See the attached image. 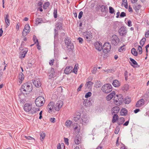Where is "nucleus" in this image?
I'll use <instances>...</instances> for the list:
<instances>
[{
  "instance_id": "nucleus-1",
  "label": "nucleus",
  "mask_w": 149,
  "mask_h": 149,
  "mask_svg": "<svg viewBox=\"0 0 149 149\" xmlns=\"http://www.w3.org/2000/svg\"><path fill=\"white\" fill-rule=\"evenodd\" d=\"M20 90L24 94H29L32 90L31 84L28 82L24 84L22 86Z\"/></svg>"
},
{
  "instance_id": "nucleus-2",
  "label": "nucleus",
  "mask_w": 149,
  "mask_h": 149,
  "mask_svg": "<svg viewBox=\"0 0 149 149\" xmlns=\"http://www.w3.org/2000/svg\"><path fill=\"white\" fill-rule=\"evenodd\" d=\"M45 102L44 98L41 96H39L36 99L35 103L36 105L38 107L42 106Z\"/></svg>"
},
{
  "instance_id": "nucleus-3",
  "label": "nucleus",
  "mask_w": 149,
  "mask_h": 149,
  "mask_svg": "<svg viewBox=\"0 0 149 149\" xmlns=\"http://www.w3.org/2000/svg\"><path fill=\"white\" fill-rule=\"evenodd\" d=\"M114 102L116 105L121 104L123 101V98L121 95H116L114 97Z\"/></svg>"
},
{
  "instance_id": "nucleus-4",
  "label": "nucleus",
  "mask_w": 149,
  "mask_h": 149,
  "mask_svg": "<svg viewBox=\"0 0 149 149\" xmlns=\"http://www.w3.org/2000/svg\"><path fill=\"white\" fill-rule=\"evenodd\" d=\"M112 86L108 84L103 86L102 88V90L103 92L106 93H108L112 91Z\"/></svg>"
},
{
  "instance_id": "nucleus-5",
  "label": "nucleus",
  "mask_w": 149,
  "mask_h": 149,
  "mask_svg": "<svg viewBox=\"0 0 149 149\" xmlns=\"http://www.w3.org/2000/svg\"><path fill=\"white\" fill-rule=\"evenodd\" d=\"M111 49L110 44L109 42H106L103 45L102 48L103 52L107 53L109 52Z\"/></svg>"
},
{
  "instance_id": "nucleus-6",
  "label": "nucleus",
  "mask_w": 149,
  "mask_h": 149,
  "mask_svg": "<svg viewBox=\"0 0 149 149\" xmlns=\"http://www.w3.org/2000/svg\"><path fill=\"white\" fill-rule=\"evenodd\" d=\"M127 33V30L124 26L121 27L118 30V33L121 36H125Z\"/></svg>"
},
{
  "instance_id": "nucleus-7",
  "label": "nucleus",
  "mask_w": 149,
  "mask_h": 149,
  "mask_svg": "<svg viewBox=\"0 0 149 149\" xmlns=\"http://www.w3.org/2000/svg\"><path fill=\"white\" fill-rule=\"evenodd\" d=\"M120 40L117 36L115 35H113L111 38V42L112 44L116 45L119 42Z\"/></svg>"
},
{
  "instance_id": "nucleus-8",
  "label": "nucleus",
  "mask_w": 149,
  "mask_h": 149,
  "mask_svg": "<svg viewBox=\"0 0 149 149\" xmlns=\"http://www.w3.org/2000/svg\"><path fill=\"white\" fill-rule=\"evenodd\" d=\"M30 26L28 24H26L24 26V29L22 31L23 36H26L30 31Z\"/></svg>"
},
{
  "instance_id": "nucleus-9",
  "label": "nucleus",
  "mask_w": 149,
  "mask_h": 149,
  "mask_svg": "<svg viewBox=\"0 0 149 149\" xmlns=\"http://www.w3.org/2000/svg\"><path fill=\"white\" fill-rule=\"evenodd\" d=\"M89 122L88 117L86 115H83L80 120V122L83 125L86 124Z\"/></svg>"
},
{
  "instance_id": "nucleus-10",
  "label": "nucleus",
  "mask_w": 149,
  "mask_h": 149,
  "mask_svg": "<svg viewBox=\"0 0 149 149\" xmlns=\"http://www.w3.org/2000/svg\"><path fill=\"white\" fill-rule=\"evenodd\" d=\"M63 105V102L59 100L57 102L55 107V109L56 111H59Z\"/></svg>"
},
{
  "instance_id": "nucleus-11",
  "label": "nucleus",
  "mask_w": 149,
  "mask_h": 149,
  "mask_svg": "<svg viewBox=\"0 0 149 149\" xmlns=\"http://www.w3.org/2000/svg\"><path fill=\"white\" fill-rule=\"evenodd\" d=\"M32 104L26 103L24 104V110L26 112H29L32 109Z\"/></svg>"
},
{
  "instance_id": "nucleus-12",
  "label": "nucleus",
  "mask_w": 149,
  "mask_h": 149,
  "mask_svg": "<svg viewBox=\"0 0 149 149\" xmlns=\"http://www.w3.org/2000/svg\"><path fill=\"white\" fill-rule=\"evenodd\" d=\"M27 51L28 50L27 48H25L22 49L20 52L19 58L22 59L24 58Z\"/></svg>"
},
{
  "instance_id": "nucleus-13",
  "label": "nucleus",
  "mask_w": 149,
  "mask_h": 149,
  "mask_svg": "<svg viewBox=\"0 0 149 149\" xmlns=\"http://www.w3.org/2000/svg\"><path fill=\"white\" fill-rule=\"evenodd\" d=\"M54 103L52 102H51L48 104L47 106L48 109H49V112H51L52 110L55 109Z\"/></svg>"
},
{
  "instance_id": "nucleus-14",
  "label": "nucleus",
  "mask_w": 149,
  "mask_h": 149,
  "mask_svg": "<svg viewBox=\"0 0 149 149\" xmlns=\"http://www.w3.org/2000/svg\"><path fill=\"white\" fill-rule=\"evenodd\" d=\"M94 45L96 49L101 51L102 49V44L100 42H97L94 43Z\"/></svg>"
},
{
  "instance_id": "nucleus-15",
  "label": "nucleus",
  "mask_w": 149,
  "mask_h": 149,
  "mask_svg": "<svg viewBox=\"0 0 149 149\" xmlns=\"http://www.w3.org/2000/svg\"><path fill=\"white\" fill-rule=\"evenodd\" d=\"M33 83L36 87H39L41 86V84L39 79L36 78L35 79L33 80Z\"/></svg>"
},
{
  "instance_id": "nucleus-16",
  "label": "nucleus",
  "mask_w": 149,
  "mask_h": 149,
  "mask_svg": "<svg viewBox=\"0 0 149 149\" xmlns=\"http://www.w3.org/2000/svg\"><path fill=\"white\" fill-rule=\"evenodd\" d=\"M73 67L72 66L67 67L64 70V73L66 74H68L71 73L73 70Z\"/></svg>"
},
{
  "instance_id": "nucleus-17",
  "label": "nucleus",
  "mask_w": 149,
  "mask_h": 149,
  "mask_svg": "<svg viewBox=\"0 0 149 149\" xmlns=\"http://www.w3.org/2000/svg\"><path fill=\"white\" fill-rule=\"evenodd\" d=\"M83 35L85 38H86L87 39H90L91 38L92 36V33L88 31L84 32Z\"/></svg>"
},
{
  "instance_id": "nucleus-18",
  "label": "nucleus",
  "mask_w": 149,
  "mask_h": 149,
  "mask_svg": "<svg viewBox=\"0 0 149 149\" xmlns=\"http://www.w3.org/2000/svg\"><path fill=\"white\" fill-rule=\"evenodd\" d=\"M144 100L143 99H141L138 101L136 104V106L137 107H139L141 106L144 105Z\"/></svg>"
},
{
  "instance_id": "nucleus-19",
  "label": "nucleus",
  "mask_w": 149,
  "mask_h": 149,
  "mask_svg": "<svg viewBox=\"0 0 149 149\" xmlns=\"http://www.w3.org/2000/svg\"><path fill=\"white\" fill-rule=\"evenodd\" d=\"M119 108L118 106L114 107L111 110V112L112 114H116L119 111Z\"/></svg>"
},
{
  "instance_id": "nucleus-20",
  "label": "nucleus",
  "mask_w": 149,
  "mask_h": 149,
  "mask_svg": "<svg viewBox=\"0 0 149 149\" xmlns=\"http://www.w3.org/2000/svg\"><path fill=\"white\" fill-rule=\"evenodd\" d=\"M81 136L79 135L76 136L74 139V142L75 144L77 145L81 143Z\"/></svg>"
},
{
  "instance_id": "nucleus-21",
  "label": "nucleus",
  "mask_w": 149,
  "mask_h": 149,
  "mask_svg": "<svg viewBox=\"0 0 149 149\" xmlns=\"http://www.w3.org/2000/svg\"><path fill=\"white\" fill-rule=\"evenodd\" d=\"M9 17V15L8 14H7L6 16H5L4 17L5 22L6 24V28H7L10 24V20Z\"/></svg>"
},
{
  "instance_id": "nucleus-22",
  "label": "nucleus",
  "mask_w": 149,
  "mask_h": 149,
  "mask_svg": "<svg viewBox=\"0 0 149 149\" xmlns=\"http://www.w3.org/2000/svg\"><path fill=\"white\" fill-rule=\"evenodd\" d=\"M115 92L114 91L112 92L111 93L106 97V99L107 100V101H109L113 97L115 96Z\"/></svg>"
},
{
  "instance_id": "nucleus-23",
  "label": "nucleus",
  "mask_w": 149,
  "mask_h": 149,
  "mask_svg": "<svg viewBox=\"0 0 149 149\" xmlns=\"http://www.w3.org/2000/svg\"><path fill=\"white\" fill-rule=\"evenodd\" d=\"M74 129L76 131L75 132L77 133H79L80 132V126L77 123L74 124Z\"/></svg>"
},
{
  "instance_id": "nucleus-24",
  "label": "nucleus",
  "mask_w": 149,
  "mask_h": 149,
  "mask_svg": "<svg viewBox=\"0 0 149 149\" xmlns=\"http://www.w3.org/2000/svg\"><path fill=\"white\" fill-rule=\"evenodd\" d=\"M55 72L54 69L53 68H52L50 72L49 73V76L50 78L54 77L55 76Z\"/></svg>"
},
{
  "instance_id": "nucleus-25",
  "label": "nucleus",
  "mask_w": 149,
  "mask_h": 149,
  "mask_svg": "<svg viewBox=\"0 0 149 149\" xmlns=\"http://www.w3.org/2000/svg\"><path fill=\"white\" fill-rule=\"evenodd\" d=\"M127 110L125 108H123L120 112V115L121 116H126L127 114Z\"/></svg>"
},
{
  "instance_id": "nucleus-26",
  "label": "nucleus",
  "mask_w": 149,
  "mask_h": 149,
  "mask_svg": "<svg viewBox=\"0 0 149 149\" xmlns=\"http://www.w3.org/2000/svg\"><path fill=\"white\" fill-rule=\"evenodd\" d=\"M112 85L115 87H118L120 86V83L116 79L113 81L112 83Z\"/></svg>"
},
{
  "instance_id": "nucleus-27",
  "label": "nucleus",
  "mask_w": 149,
  "mask_h": 149,
  "mask_svg": "<svg viewBox=\"0 0 149 149\" xmlns=\"http://www.w3.org/2000/svg\"><path fill=\"white\" fill-rule=\"evenodd\" d=\"M83 104L85 106L88 107L90 105L91 102L87 99H85L84 102Z\"/></svg>"
},
{
  "instance_id": "nucleus-28",
  "label": "nucleus",
  "mask_w": 149,
  "mask_h": 149,
  "mask_svg": "<svg viewBox=\"0 0 149 149\" xmlns=\"http://www.w3.org/2000/svg\"><path fill=\"white\" fill-rule=\"evenodd\" d=\"M125 118L123 117L120 118L118 120V124L120 125L122 124L123 123L125 122Z\"/></svg>"
},
{
  "instance_id": "nucleus-29",
  "label": "nucleus",
  "mask_w": 149,
  "mask_h": 149,
  "mask_svg": "<svg viewBox=\"0 0 149 149\" xmlns=\"http://www.w3.org/2000/svg\"><path fill=\"white\" fill-rule=\"evenodd\" d=\"M56 26L57 30H60L62 29V24L60 22H57L56 24Z\"/></svg>"
},
{
  "instance_id": "nucleus-30",
  "label": "nucleus",
  "mask_w": 149,
  "mask_h": 149,
  "mask_svg": "<svg viewBox=\"0 0 149 149\" xmlns=\"http://www.w3.org/2000/svg\"><path fill=\"white\" fill-rule=\"evenodd\" d=\"M118 117L117 114H114L112 119V123H115L116 120H118Z\"/></svg>"
},
{
  "instance_id": "nucleus-31",
  "label": "nucleus",
  "mask_w": 149,
  "mask_h": 149,
  "mask_svg": "<svg viewBox=\"0 0 149 149\" xmlns=\"http://www.w3.org/2000/svg\"><path fill=\"white\" fill-rule=\"evenodd\" d=\"M66 47L68 50L69 51H70L73 49L74 46L73 44L72 43H70V44H68V45L66 46Z\"/></svg>"
},
{
  "instance_id": "nucleus-32",
  "label": "nucleus",
  "mask_w": 149,
  "mask_h": 149,
  "mask_svg": "<svg viewBox=\"0 0 149 149\" xmlns=\"http://www.w3.org/2000/svg\"><path fill=\"white\" fill-rule=\"evenodd\" d=\"M72 124V122L71 121L68 120L65 123V126L68 128H70L71 125Z\"/></svg>"
},
{
  "instance_id": "nucleus-33",
  "label": "nucleus",
  "mask_w": 149,
  "mask_h": 149,
  "mask_svg": "<svg viewBox=\"0 0 149 149\" xmlns=\"http://www.w3.org/2000/svg\"><path fill=\"white\" fill-rule=\"evenodd\" d=\"M80 113H78L77 114L74 116V120L76 122L80 118Z\"/></svg>"
},
{
  "instance_id": "nucleus-34",
  "label": "nucleus",
  "mask_w": 149,
  "mask_h": 149,
  "mask_svg": "<svg viewBox=\"0 0 149 149\" xmlns=\"http://www.w3.org/2000/svg\"><path fill=\"white\" fill-rule=\"evenodd\" d=\"M93 83L91 81H89L86 83L85 84L86 88H89L93 85Z\"/></svg>"
},
{
  "instance_id": "nucleus-35",
  "label": "nucleus",
  "mask_w": 149,
  "mask_h": 149,
  "mask_svg": "<svg viewBox=\"0 0 149 149\" xmlns=\"http://www.w3.org/2000/svg\"><path fill=\"white\" fill-rule=\"evenodd\" d=\"M101 11L102 12H105L107 10V7L106 6L102 5L101 6Z\"/></svg>"
},
{
  "instance_id": "nucleus-36",
  "label": "nucleus",
  "mask_w": 149,
  "mask_h": 149,
  "mask_svg": "<svg viewBox=\"0 0 149 149\" xmlns=\"http://www.w3.org/2000/svg\"><path fill=\"white\" fill-rule=\"evenodd\" d=\"M64 41L66 46L68 45V44H70V43H72V42H71L70 40L68 37H67L65 38Z\"/></svg>"
},
{
  "instance_id": "nucleus-37",
  "label": "nucleus",
  "mask_w": 149,
  "mask_h": 149,
  "mask_svg": "<svg viewBox=\"0 0 149 149\" xmlns=\"http://www.w3.org/2000/svg\"><path fill=\"white\" fill-rule=\"evenodd\" d=\"M24 78V76L22 72H20L19 76V79L21 82L23 80Z\"/></svg>"
},
{
  "instance_id": "nucleus-38",
  "label": "nucleus",
  "mask_w": 149,
  "mask_h": 149,
  "mask_svg": "<svg viewBox=\"0 0 149 149\" xmlns=\"http://www.w3.org/2000/svg\"><path fill=\"white\" fill-rule=\"evenodd\" d=\"M42 21V19L41 18H37L36 19L35 22H36L35 24H36V25H38L39 24L41 23Z\"/></svg>"
},
{
  "instance_id": "nucleus-39",
  "label": "nucleus",
  "mask_w": 149,
  "mask_h": 149,
  "mask_svg": "<svg viewBox=\"0 0 149 149\" xmlns=\"http://www.w3.org/2000/svg\"><path fill=\"white\" fill-rule=\"evenodd\" d=\"M131 53L134 56H136L137 55V53L136 50L134 48H132L131 50Z\"/></svg>"
},
{
  "instance_id": "nucleus-40",
  "label": "nucleus",
  "mask_w": 149,
  "mask_h": 149,
  "mask_svg": "<svg viewBox=\"0 0 149 149\" xmlns=\"http://www.w3.org/2000/svg\"><path fill=\"white\" fill-rule=\"evenodd\" d=\"M146 39L145 38H143L140 41V44L142 47L145 44V42L146 41Z\"/></svg>"
},
{
  "instance_id": "nucleus-41",
  "label": "nucleus",
  "mask_w": 149,
  "mask_h": 149,
  "mask_svg": "<svg viewBox=\"0 0 149 149\" xmlns=\"http://www.w3.org/2000/svg\"><path fill=\"white\" fill-rule=\"evenodd\" d=\"M141 6L140 4H136L134 6V8L136 10H139L140 9Z\"/></svg>"
},
{
  "instance_id": "nucleus-42",
  "label": "nucleus",
  "mask_w": 149,
  "mask_h": 149,
  "mask_svg": "<svg viewBox=\"0 0 149 149\" xmlns=\"http://www.w3.org/2000/svg\"><path fill=\"white\" fill-rule=\"evenodd\" d=\"M131 99L129 97H126L125 99L124 102L126 104H129L131 102Z\"/></svg>"
},
{
  "instance_id": "nucleus-43",
  "label": "nucleus",
  "mask_w": 149,
  "mask_h": 149,
  "mask_svg": "<svg viewBox=\"0 0 149 149\" xmlns=\"http://www.w3.org/2000/svg\"><path fill=\"white\" fill-rule=\"evenodd\" d=\"M39 108H33L31 110V113H34L38 111H39Z\"/></svg>"
},
{
  "instance_id": "nucleus-44",
  "label": "nucleus",
  "mask_w": 149,
  "mask_h": 149,
  "mask_svg": "<svg viewBox=\"0 0 149 149\" xmlns=\"http://www.w3.org/2000/svg\"><path fill=\"white\" fill-rule=\"evenodd\" d=\"M49 5V2H47L44 3L43 6L44 9H46Z\"/></svg>"
},
{
  "instance_id": "nucleus-45",
  "label": "nucleus",
  "mask_w": 149,
  "mask_h": 149,
  "mask_svg": "<svg viewBox=\"0 0 149 149\" xmlns=\"http://www.w3.org/2000/svg\"><path fill=\"white\" fill-rule=\"evenodd\" d=\"M45 136V133L42 132L40 134V140L41 141H43L44 139Z\"/></svg>"
},
{
  "instance_id": "nucleus-46",
  "label": "nucleus",
  "mask_w": 149,
  "mask_h": 149,
  "mask_svg": "<svg viewBox=\"0 0 149 149\" xmlns=\"http://www.w3.org/2000/svg\"><path fill=\"white\" fill-rule=\"evenodd\" d=\"M130 59L133 65H137V63L132 58H130Z\"/></svg>"
},
{
  "instance_id": "nucleus-47",
  "label": "nucleus",
  "mask_w": 149,
  "mask_h": 149,
  "mask_svg": "<svg viewBox=\"0 0 149 149\" xmlns=\"http://www.w3.org/2000/svg\"><path fill=\"white\" fill-rule=\"evenodd\" d=\"M109 12L111 14L113 13L114 12V9L111 6L109 7Z\"/></svg>"
},
{
  "instance_id": "nucleus-48",
  "label": "nucleus",
  "mask_w": 149,
  "mask_h": 149,
  "mask_svg": "<svg viewBox=\"0 0 149 149\" xmlns=\"http://www.w3.org/2000/svg\"><path fill=\"white\" fill-rule=\"evenodd\" d=\"M54 17L55 18L57 17V10L56 9H54L53 13Z\"/></svg>"
},
{
  "instance_id": "nucleus-49",
  "label": "nucleus",
  "mask_w": 149,
  "mask_h": 149,
  "mask_svg": "<svg viewBox=\"0 0 149 149\" xmlns=\"http://www.w3.org/2000/svg\"><path fill=\"white\" fill-rule=\"evenodd\" d=\"M138 50L139 52V54H141L142 52V47L140 46H139L138 48Z\"/></svg>"
},
{
  "instance_id": "nucleus-50",
  "label": "nucleus",
  "mask_w": 149,
  "mask_h": 149,
  "mask_svg": "<svg viewBox=\"0 0 149 149\" xmlns=\"http://www.w3.org/2000/svg\"><path fill=\"white\" fill-rule=\"evenodd\" d=\"M92 95V93L91 92H88L85 95V97L86 98H87L90 97Z\"/></svg>"
},
{
  "instance_id": "nucleus-51",
  "label": "nucleus",
  "mask_w": 149,
  "mask_h": 149,
  "mask_svg": "<svg viewBox=\"0 0 149 149\" xmlns=\"http://www.w3.org/2000/svg\"><path fill=\"white\" fill-rule=\"evenodd\" d=\"M33 40L35 43L38 42V40L37 39L36 37L35 36H33Z\"/></svg>"
},
{
  "instance_id": "nucleus-52",
  "label": "nucleus",
  "mask_w": 149,
  "mask_h": 149,
  "mask_svg": "<svg viewBox=\"0 0 149 149\" xmlns=\"http://www.w3.org/2000/svg\"><path fill=\"white\" fill-rule=\"evenodd\" d=\"M119 131V129L118 127L117 126L115 129L114 133L115 134H117L118 133Z\"/></svg>"
},
{
  "instance_id": "nucleus-53",
  "label": "nucleus",
  "mask_w": 149,
  "mask_h": 149,
  "mask_svg": "<svg viewBox=\"0 0 149 149\" xmlns=\"http://www.w3.org/2000/svg\"><path fill=\"white\" fill-rule=\"evenodd\" d=\"M64 142L67 145H69V142H68V139L67 138H64Z\"/></svg>"
},
{
  "instance_id": "nucleus-54",
  "label": "nucleus",
  "mask_w": 149,
  "mask_h": 149,
  "mask_svg": "<svg viewBox=\"0 0 149 149\" xmlns=\"http://www.w3.org/2000/svg\"><path fill=\"white\" fill-rule=\"evenodd\" d=\"M127 71H125L124 73V75L125 77V80H127Z\"/></svg>"
},
{
  "instance_id": "nucleus-55",
  "label": "nucleus",
  "mask_w": 149,
  "mask_h": 149,
  "mask_svg": "<svg viewBox=\"0 0 149 149\" xmlns=\"http://www.w3.org/2000/svg\"><path fill=\"white\" fill-rule=\"evenodd\" d=\"M83 14V13L82 11H81L79 12L78 16V18L79 19H80L81 18V17L82 16Z\"/></svg>"
},
{
  "instance_id": "nucleus-56",
  "label": "nucleus",
  "mask_w": 149,
  "mask_h": 149,
  "mask_svg": "<svg viewBox=\"0 0 149 149\" xmlns=\"http://www.w3.org/2000/svg\"><path fill=\"white\" fill-rule=\"evenodd\" d=\"M97 70V68L95 67H94L93 68V70L92 71V72L93 74H95Z\"/></svg>"
},
{
  "instance_id": "nucleus-57",
  "label": "nucleus",
  "mask_w": 149,
  "mask_h": 149,
  "mask_svg": "<svg viewBox=\"0 0 149 149\" xmlns=\"http://www.w3.org/2000/svg\"><path fill=\"white\" fill-rule=\"evenodd\" d=\"M126 16V13L124 12H121V13L120 15V17H124Z\"/></svg>"
},
{
  "instance_id": "nucleus-58",
  "label": "nucleus",
  "mask_w": 149,
  "mask_h": 149,
  "mask_svg": "<svg viewBox=\"0 0 149 149\" xmlns=\"http://www.w3.org/2000/svg\"><path fill=\"white\" fill-rule=\"evenodd\" d=\"M83 86V84H81L79 87L77 89V91H81V88Z\"/></svg>"
},
{
  "instance_id": "nucleus-59",
  "label": "nucleus",
  "mask_w": 149,
  "mask_h": 149,
  "mask_svg": "<svg viewBox=\"0 0 149 149\" xmlns=\"http://www.w3.org/2000/svg\"><path fill=\"white\" fill-rule=\"evenodd\" d=\"M145 36L147 38L149 37V30L146 33Z\"/></svg>"
},
{
  "instance_id": "nucleus-60",
  "label": "nucleus",
  "mask_w": 149,
  "mask_h": 149,
  "mask_svg": "<svg viewBox=\"0 0 149 149\" xmlns=\"http://www.w3.org/2000/svg\"><path fill=\"white\" fill-rule=\"evenodd\" d=\"M127 25L129 26H132V22L130 20L128 21Z\"/></svg>"
},
{
  "instance_id": "nucleus-61",
  "label": "nucleus",
  "mask_w": 149,
  "mask_h": 149,
  "mask_svg": "<svg viewBox=\"0 0 149 149\" xmlns=\"http://www.w3.org/2000/svg\"><path fill=\"white\" fill-rule=\"evenodd\" d=\"M78 40H79V42L80 43H82L83 41V40L82 38L79 37L78 38Z\"/></svg>"
},
{
  "instance_id": "nucleus-62",
  "label": "nucleus",
  "mask_w": 149,
  "mask_h": 149,
  "mask_svg": "<svg viewBox=\"0 0 149 149\" xmlns=\"http://www.w3.org/2000/svg\"><path fill=\"white\" fill-rule=\"evenodd\" d=\"M54 59H52V60H51L50 61V62H49V64L51 65H52L53 64V63L54 62Z\"/></svg>"
},
{
  "instance_id": "nucleus-63",
  "label": "nucleus",
  "mask_w": 149,
  "mask_h": 149,
  "mask_svg": "<svg viewBox=\"0 0 149 149\" xmlns=\"http://www.w3.org/2000/svg\"><path fill=\"white\" fill-rule=\"evenodd\" d=\"M50 121L51 122L54 123L55 121V119L54 118H51Z\"/></svg>"
},
{
  "instance_id": "nucleus-64",
  "label": "nucleus",
  "mask_w": 149,
  "mask_h": 149,
  "mask_svg": "<svg viewBox=\"0 0 149 149\" xmlns=\"http://www.w3.org/2000/svg\"><path fill=\"white\" fill-rule=\"evenodd\" d=\"M19 25H20V24L19 23H18L17 24L16 26V29L17 31L19 30Z\"/></svg>"
}]
</instances>
